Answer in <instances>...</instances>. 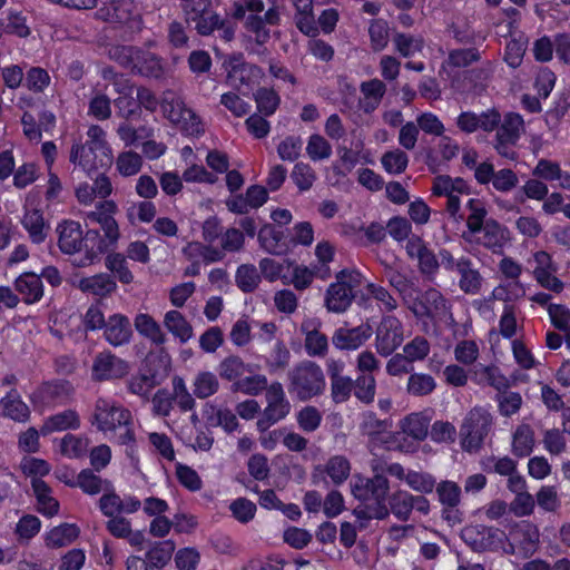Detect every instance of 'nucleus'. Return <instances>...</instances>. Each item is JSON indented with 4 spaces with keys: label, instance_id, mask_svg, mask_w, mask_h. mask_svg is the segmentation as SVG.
Wrapping results in <instances>:
<instances>
[{
    "label": "nucleus",
    "instance_id": "nucleus-1",
    "mask_svg": "<svg viewBox=\"0 0 570 570\" xmlns=\"http://www.w3.org/2000/svg\"><path fill=\"white\" fill-rule=\"evenodd\" d=\"M353 497L360 504L353 510L358 520H384L390 515L386 504L390 493V481L382 474L373 478L355 475L351 483Z\"/></svg>",
    "mask_w": 570,
    "mask_h": 570
},
{
    "label": "nucleus",
    "instance_id": "nucleus-2",
    "mask_svg": "<svg viewBox=\"0 0 570 570\" xmlns=\"http://www.w3.org/2000/svg\"><path fill=\"white\" fill-rule=\"evenodd\" d=\"M466 207L470 210L466 226L470 233L480 235L478 243L493 253L501 250L507 239L505 228L492 218L487 219L488 212L480 199H469Z\"/></svg>",
    "mask_w": 570,
    "mask_h": 570
},
{
    "label": "nucleus",
    "instance_id": "nucleus-3",
    "mask_svg": "<svg viewBox=\"0 0 570 570\" xmlns=\"http://www.w3.org/2000/svg\"><path fill=\"white\" fill-rule=\"evenodd\" d=\"M288 392L302 402L321 396L326 389L325 374L313 361L305 360L288 372Z\"/></svg>",
    "mask_w": 570,
    "mask_h": 570
},
{
    "label": "nucleus",
    "instance_id": "nucleus-4",
    "mask_svg": "<svg viewBox=\"0 0 570 570\" xmlns=\"http://www.w3.org/2000/svg\"><path fill=\"white\" fill-rule=\"evenodd\" d=\"M336 281L326 289L325 306L332 313H344L356 298L355 289L362 284V274L355 269H342Z\"/></svg>",
    "mask_w": 570,
    "mask_h": 570
},
{
    "label": "nucleus",
    "instance_id": "nucleus-5",
    "mask_svg": "<svg viewBox=\"0 0 570 570\" xmlns=\"http://www.w3.org/2000/svg\"><path fill=\"white\" fill-rule=\"evenodd\" d=\"M492 429V416L482 407L468 412L460 428L461 445L464 451L476 452Z\"/></svg>",
    "mask_w": 570,
    "mask_h": 570
},
{
    "label": "nucleus",
    "instance_id": "nucleus-6",
    "mask_svg": "<svg viewBox=\"0 0 570 570\" xmlns=\"http://www.w3.org/2000/svg\"><path fill=\"white\" fill-rule=\"evenodd\" d=\"M406 308L417 320L438 321L452 315L450 302L434 287H429L425 291L419 288L416 296Z\"/></svg>",
    "mask_w": 570,
    "mask_h": 570
},
{
    "label": "nucleus",
    "instance_id": "nucleus-7",
    "mask_svg": "<svg viewBox=\"0 0 570 570\" xmlns=\"http://www.w3.org/2000/svg\"><path fill=\"white\" fill-rule=\"evenodd\" d=\"M223 68L227 83L242 94H245L243 88L250 89L264 75L261 67L246 62L242 52L228 55Z\"/></svg>",
    "mask_w": 570,
    "mask_h": 570
},
{
    "label": "nucleus",
    "instance_id": "nucleus-8",
    "mask_svg": "<svg viewBox=\"0 0 570 570\" xmlns=\"http://www.w3.org/2000/svg\"><path fill=\"white\" fill-rule=\"evenodd\" d=\"M92 417L91 423L104 432L115 431L122 425H132L130 411L106 399L97 400Z\"/></svg>",
    "mask_w": 570,
    "mask_h": 570
},
{
    "label": "nucleus",
    "instance_id": "nucleus-9",
    "mask_svg": "<svg viewBox=\"0 0 570 570\" xmlns=\"http://www.w3.org/2000/svg\"><path fill=\"white\" fill-rule=\"evenodd\" d=\"M404 341L402 322L392 315L383 316L375 331V348L377 353L387 357L392 355Z\"/></svg>",
    "mask_w": 570,
    "mask_h": 570
},
{
    "label": "nucleus",
    "instance_id": "nucleus-10",
    "mask_svg": "<svg viewBox=\"0 0 570 570\" xmlns=\"http://www.w3.org/2000/svg\"><path fill=\"white\" fill-rule=\"evenodd\" d=\"M461 538L473 551L481 552L502 548L507 534L494 527L475 524L463 528Z\"/></svg>",
    "mask_w": 570,
    "mask_h": 570
},
{
    "label": "nucleus",
    "instance_id": "nucleus-11",
    "mask_svg": "<svg viewBox=\"0 0 570 570\" xmlns=\"http://www.w3.org/2000/svg\"><path fill=\"white\" fill-rule=\"evenodd\" d=\"M111 150H96L87 144H73L70 150L69 160L80 166L89 175L99 169H108L112 165Z\"/></svg>",
    "mask_w": 570,
    "mask_h": 570
},
{
    "label": "nucleus",
    "instance_id": "nucleus-12",
    "mask_svg": "<svg viewBox=\"0 0 570 570\" xmlns=\"http://www.w3.org/2000/svg\"><path fill=\"white\" fill-rule=\"evenodd\" d=\"M540 543V533L537 525L529 521L518 523L510 532V551L520 552L524 558H529L538 550Z\"/></svg>",
    "mask_w": 570,
    "mask_h": 570
},
{
    "label": "nucleus",
    "instance_id": "nucleus-13",
    "mask_svg": "<svg viewBox=\"0 0 570 570\" xmlns=\"http://www.w3.org/2000/svg\"><path fill=\"white\" fill-rule=\"evenodd\" d=\"M128 372V363L111 352L98 353L91 367V376L95 381L121 379L127 375Z\"/></svg>",
    "mask_w": 570,
    "mask_h": 570
},
{
    "label": "nucleus",
    "instance_id": "nucleus-14",
    "mask_svg": "<svg viewBox=\"0 0 570 570\" xmlns=\"http://www.w3.org/2000/svg\"><path fill=\"white\" fill-rule=\"evenodd\" d=\"M373 334L368 323H362L355 327L346 324L337 327L332 336V344L340 351H354L360 348Z\"/></svg>",
    "mask_w": 570,
    "mask_h": 570
},
{
    "label": "nucleus",
    "instance_id": "nucleus-15",
    "mask_svg": "<svg viewBox=\"0 0 570 570\" xmlns=\"http://www.w3.org/2000/svg\"><path fill=\"white\" fill-rule=\"evenodd\" d=\"M102 330L105 340L114 347L129 344L134 334L130 320L120 313L110 315Z\"/></svg>",
    "mask_w": 570,
    "mask_h": 570
},
{
    "label": "nucleus",
    "instance_id": "nucleus-16",
    "mask_svg": "<svg viewBox=\"0 0 570 570\" xmlns=\"http://www.w3.org/2000/svg\"><path fill=\"white\" fill-rule=\"evenodd\" d=\"M384 275L389 285L399 294L402 304L405 307L410 305L420 288L417 277L409 276L391 266L385 267Z\"/></svg>",
    "mask_w": 570,
    "mask_h": 570
},
{
    "label": "nucleus",
    "instance_id": "nucleus-17",
    "mask_svg": "<svg viewBox=\"0 0 570 570\" xmlns=\"http://www.w3.org/2000/svg\"><path fill=\"white\" fill-rule=\"evenodd\" d=\"M167 105H164V109L168 112V119L177 125H180L183 130L189 135H198L203 131L199 117L195 111L185 106L180 99L173 100Z\"/></svg>",
    "mask_w": 570,
    "mask_h": 570
},
{
    "label": "nucleus",
    "instance_id": "nucleus-18",
    "mask_svg": "<svg viewBox=\"0 0 570 570\" xmlns=\"http://www.w3.org/2000/svg\"><path fill=\"white\" fill-rule=\"evenodd\" d=\"M110 245L97 229H88L83 234L85 255L76 258L72 264L77 267H86L99 261L100 255L109 249Z\"/></svg>",
    "mask_w": 570,
    "mask_h": 570
},
{
    "label": "nucleus",
    "instance_id": "nucleus-19",
    "mask_svg": "<svg viewBox=\"0 0 570 570\" xmlns=\"http://www.w3.org/2000/svg\"><path fill=\"white\" fill-rule=\"evenodd\" d=\"M58 246L63 254L72 255L83 248V232L75 220H63L57 226Z\"/></svg>",
    "mask_w": 570,
    "mask_h": 570
},
{
    "label": "nucleus",
    "instance_id": "nucleus-20",
    "mask_svg": "<svg viewBox=\"0 0 570 570\" xmlns=\"http://www.w3.org/2000/svg\"><path fill=\"white\" fill-rule=\"evenodd\" d=\"M77 287L85 294L107 297L116 292L117 283L111 275L99 273L94 276L80 278Z\"/></svg>",
    "mask_w": 570,
    "mask_h": 570
},
{
    "label": "nucleus",
    "instance_id": "nucleus-21",
    "mask_svg": "<svg viewBox=\"0 0 570 570\" xmlns=\"http://www.w3.org/2000/svg\"><path fill=\"white\" fill-rule=\"evenodd\" d=\"M99 208L105 209V212H92L88 215V218L92 222H97L101 226L105 234L104 237L110 246H114L117 244L120 236L116 219L109 215L116 210V204L114 202H105L100 204Z\"/></svg>",
    "mask_w": 570,
    "mask_h": 570
},
{
    "label": "nucleus",
    "instance_id": "nucleus-22",
    "mask_svg": "<svg viewBox=\"0 0 570 570\" xmlns=\"http://www.w3.org/2000/svg\"><path fill=\"white\" fill-rule=\"evenodd\" d=\"M14 288L26 304L37 303L43 296L41 276L32 272L21 274L14 282Z\"/></svg>",
    "mask_w": 570,
    "mask_h": 570
},
{
    "label": "nucleus",
    "instance_id": "nucleus-23",
    "mask_svg": "<svg viewBox=\"0 0 570 570\" xmlns=\"http://www.w3.org/2000/svg\"><path fill=\"white\" fill-rule=\"evenodd\" d=\"M131 71L147 78L159 79L164 75V65L156 53L138 48Z\"/></svg>",
    "mask_w": 570,
    "mask_h": 570
},
{
    "label": "nucleus",
    "instance_id": "nucleus-24",
    "mask_svg": "<svg viewBox=\"0 0 570 570\" xmlns=\"http://www.w3.org/2000/svg\"><path fill=\"white\" fill-rule=\"evenodd\" d=\"M80 426V419L76 411L65 410L60 413L53 414L43 421L40 428V433L46 436L53 432H61L66 430H77Z\"/></svg>",
    "mask_w": 570,
    "mask_h": 570
},
{
    "label": "nucleus",
    "instance_id": "nucleus-25",
    "mask_svg": "<svg viewBox=\"0 0 570 570\" xmlns=\"http://www.w3.org/2000/svg\"><path fill=\"white\" fill-rule=\"evenodd\" d=\"M164 326L180 344L187 343L194 336L191 324L177 309H170L165 314Z\"/></svg>",
    "mask_w": 570,
    "mask_h": 570
},
{
    "label": "nucleus",
    "instance_id": "nucleus-26",
    "mask_svg": "<svg viewBox=\"0 0 570 570\" xmlns=\"http://www.w3.org/2000/svg\"><path fill=\"white\" fill-rule=\"evenodd\" d=\"M472 262L465 256H461V265L456 273L460 275L459 287L465 294H478L481 289L483 277L480 272L472 267Z\"/></svg>",
    "mask_w": 570,
    "mask_h": 570
},
{
    "label": "nucleus",
    "instance_id": "nucleus-27",
    "mask_svg": "<svg viewBox=\"0 0 570 570\" xmlns=\"http://www.w3.org/2000/svg\"><path fill=\"white\" fill-rule=\"evenodd\" d=\"M1 412L18 422H26L30 417L29 406L21 400L17 390H11L0 401Z\"/></svg>",
    "mask_w": 570,
    "mask_h": 570
},
{
    "label": "nucleus",
    "instance_id": "nucleus-28",
    "mask_svg": "<svg viewBox=\"0 0 570 570\" xmlns=\"http://www.w3.org/2000/svg\"><path fill=\"white\" fill-rule=\"evenodd\" d=\"M284 233L276 229L272 224H265L258 232L257 238L261 247L272 255H283L287 246L282 243Z\"/></svg>",
    "mask_w": 570,
    "mask_h": 570
},
{
    "label": "nucleus",
    "instance_id": "nucleus-29",
    "mask_svg": "<svg viewBox=\"0 0 570 570\" xmlns=\"http://www.w3.org/2000/svg\"><path fill=\"white\" fill-rule=\"evenodd\" d=\"M134 325L141 336L150 340L151 343L157 346L165 344L167 341V337L161 331L160 325L149 314H137L134 321Z\"/></svg>",
    "mask_w": 570,
    "mask_h": 570
},
{
    "label": "nucleus",
    "instance_id": "nucleus-30",
    "mask_svg": "<svg viewBox=\"0 0 570 570\" xmlns=\"http://www.w3.org/2000/svg\"><path fill=\"white\" fill-rule=\"evenodd\" d=\"M523 125V118L519 114L509 112L503 119L501 118V124L495 129V138L510 144H517L521 136Z\"/></svg>",
    "mask_w": 570,
    "mask_h": 570
},
{
    "label": "nucleus",
    "instance_id": "nucleus-31",
    "mask_svg": "<svg viewBox=\"0 0 570 570\" xmlns=\"http://www.w3.org/2000/svg\"><path fill=\"white\" fill-rule=\"evenodd\" d=\"M390 513L400 521H407L412 513V494L404 490H397L392 494L389 493L386 501Z\"/></svg>",
    "mask_w": 570,
    "mask_h": 570
},
{
    "label": "nucleus",
    "instance_id": "nucleus-32",
    "mask_svg": "<svg viewBox=\"0 0 570 570\" xmlns=\"http://www.w3.org/2000/svg\"><path fill=\"white\" fill-rule=\"evenodd\" d=\"M534 446V432L528 424H521L513 434L512 453L518 458L531 454Z\"/></svg>",
    "mask_w": 570,
    "mask_h": 570
},
{
    "label": "nucleus",
    "instance_id": "nucleus-33",
    "mask_svg": "<svg viewBox=\"0 0 570 570\" xmlns=\"http://www.w3.org/2000/svg\"><path fill=\"white\" fill-rule=\"evenodd\" d=\"M302 331L305 333L304 346L307 355L324 357L328 352L327 336L316 328L307 330L304 324L302 325Z\"/></svg>",
    "mask_w": 570,
    "mask_h": 570
},
{
    "label": "nucleus",
    "instance_id": "nucleus-34",
    "mask_svg": "<svg viewBox=\"0 0 570 570\" xmlns=\"http://www.w3.org/2000/svg\"><path fill=\"white\" fill-rule=\"evenodd\" d=\"M261 274L253 264H242L235 274L236 286L243 293H253L261 283Z\"/></svg>",
    "mask_w": 570,
    "mask_h": 570
},
{
    "label": "nucleus",
    "instance_id": "nucleus-35",
    "mask_svg": "<svg viewBox=\"0 0 570 570\" xmlns=\"http://www.w3.org/2000/svg\"><path fill=\"white\" fill-rule=\"evenodd\" d=\"M175 551V544L171 540L157 543L146 553V560L150 570L161 569L166 566Z\"/></svg>",
    "mask_w": 570,
    "mask_h": 570
},
{
    "label": "nucleus",
    "instance_id": "nucleus-36",
    "mask_svg": "<svg viewBox=\"0 0 570 570\" xmlns=\"http://www.w3.org/2000/svg\"><path fill=\"white\" fill-rule=\"evenodd\" d=\"M105 266L114 274L112 277L120 283L130 284L134 281V275L128 267L125 255L120 253L108 254L105 258Z\"/></svg>",
    "mask_w": 570,
    "mask_h": 570
},
{
    "label": "nucleus",
    "instance_id": "nucleus-37",
    "mask_svg": "<svg viewBox=\"0 0 570 570\" xmlns=\"http://www.w3.org/2000/svg\"><path fill=\"white\" fill-rule=\"evenodd\" d=\"M79 534L76 524L62 523L53 528L46 537V543L51 548H60L71 543Z\"/></svg>",
    "mask_w": 570,
    "mask_h": 570
},
{
    "label": "nucleus",
    "instance_id": "nucleus-38",
    "mask_svg": "<svg viewBox=\"0 0 570 570\" xmlns=\"http://www.w3.org/2000/svg\"><path fill=\"white\" fill-rule=\"evenodd\" d=\"M22 225L35 244H40L46 239L45 220L40 210L32 209L27 212L23 216Z\"/></svg>",
    "mask_w": 570,
    "mask_h": 570
},
{
    "label": "nucleus",
    "instance_id": "nucleus-39",
    "mask_svg": "<svg viewBox=\"0 0 570 570\" xmlns=\"http://www.w3.org/2000/svg\"><path fill=\"white\" fill-rule=\"evenodd\" d=\"M354 396L364 404H371L374 401L376 392V381L373 374H360L353 380Z\"/></svg>",
    "mask_w": 570,
    "mask_h": 570
},
{
    "label": "nucleus",
    "instance_id": "nucleus-40",
    "mask_svg": "<svg viewBox=\"0 0 570 570\" xmlns=\"http://www.w3.org/2000/svg\"><path fill=\"white\" fill-rule=\"evenodd\" d=\"M401 428L406 435L414 440L422 441L428 436L429 421L422 414L413 413L402 421Z\"/></svg>",
    "mask_w": 570,
    "mask_h": 570
},
{
    "label": "nucleus",
    "instance_id": "nucleus-41",
    "mask_svg": "<svg viewBox=\"0 0 570 570\" xmlns=\"http://www.w3.org/2000/svg\"><path fill=\"white\" fill-rule=\"evenodd\" d=\"M257 110L264 117L272 116L279 106L281 98L276 91L269 88H258L254 94Z\"/></svg>",
    "mask_w": 570,
    "mask_h": 570
},
{
    "label": "nucleus",
    "instance_id": "nucleus-42",
    "mask_svg": "<svg viewBox=\"0 0 570 570\" xmlns=\"http://www.w3.org/2000/svg\"><path fill=\"white\" fill-rule=\"evenodd\" d=\"M193 385L194 395L198 399H207L214 395L219 389L217 376L208 371L197 373Z\"/></svg>",
    "mask_w": 570,
    "mask_h": 570
},
{
    "label": "nucleus",
    "instance_id": "nucleus-43",
    "mask_svg": "<svg viewBox=\"0 0 570 570\" xmlns=\"http://www.w3.org/2000/svg\"><path fill=\"white\" fill-rule=\"evenodd\" d=\"M436 387L435 380L424 373H411L407 380V393L413 396H425L431 394Z\"/></svg>",
    "mask_w": 570,
    "mask_h": 570
},
{
    "label": "nucleus",
    "instance_id": "nucleus-44",
    "mask_svg": "<svg viewBox=\"0 0 570 570\" xmlns=\"http://www.w3.org/2000/svg\"><path fill=\"white\" fill-rule=\"evenodd\" d=\"M350 471V462L342 455L331 458L323 469V472H325L336 485L342 484L348 478Z\"/></svg>",
    "mask_w": 570,
    "mask_h": 570
},
{
    "label": "nucleus",
    "instance_id": "nucleus-45",
    "mask_svg": "<svg viewBox=\"0 0 570 570\" xmlns=\"http://www.w3.org/2000/svg\"><path fill=\"white\" fill-rule=\"evenodd\" d=\"M267 389V379L265 375L256 374L237 380L232 384V392H242L244 394L256 396Z\"/></svg>",
    "mask_w": 570,
    "mask_h": 570
},
{
    "label": "nucleus",
    "instance_id": "nucleus-46",
    "mask_svg": "<svg viewBox=\"0 0 570 570\" xmlns=\"http://www.w3.org/2000/svg\"><path fill=\"white\" fill-rule=\"evenodd\" d=\"M245 372H250L239 356L230 355L218 364V374L226 381H235Z\"/></svg>",
    "mask_w": 570,
    "mask_h": 570
},
{
    "label": "nucleus",
    "instance_id": "nucleus-47",
    "mask_svg": "<svg viewBox=\"0 0 570 570\" xmlns=\"http://www.w3.org/2000/svg\"><path fill=\"white\" fill-rule=\"evenodd\" d=\"M365 288L368 295L376 301L377 306L382 312L391 313L399 307L396 298L384 286L367 283Z\"/></svg>",
    "mask_w": 570,
    "mask_h": 570
},
{
    "label": "nucleus",
    "instance_id": "nucleus-48",
    "mask_svg": "<svg viewBox=\"0 0 570 570\" xmlns=\"http://www.w3.org/2000/svg\"><path fill=\"white\" fill-rule=\"evenodd\" d=\"M436 494L443 507H458L461 501V488L453 481H441L435 485Z\"/></svg>",
    "mask_w": 570,
    "mask_h": 570
},
{
    "label": "nucleus",
    "instance_id": "nucleus-49",
    "mask_svg": "<svg viewBox=\"0 0 570 570\" xmlns=\"http://www.w3.org/2000/svg\"><path fill=\"white\" fill-rule=\"evenodd\" d=\"M371 48L373 51H382L389 43V26L383 19H374L368 27Z\"/></svg>",
    "mask_w": 570,
    "mask_h": 570
},
{
    "label": "nucleus",
    "instance_id": "nucleus-50",
    "mask_svg": "<svg viewBox=\"0 0 570 570\" xmlns=\"http://www.w3.org/2000/svg\"><path fill=\"white\" fill-rule=\"evenodd\" d=\"M483 470L488 473H498L503 476H510L517 471V463L509 456L497 458L489 456L482 462Z\"/></svg>",
    "mask_w": 570,
    "mask_h": 570
},
{
    "label": "nucleus",
    "instance_id": "nucleus-51",
    "mask_svg": "<svg viewBox=\"0 0 570 570\" xmlns=\"http://www.w3.org/2000/svg\"><path fill=\"white\" fill-rule=\"evenodd\" d=\"M406 484L416 492L431 493L436 485V480L428 472L409 470L406 472Z\"/></svg>",
    "mask_w": 570,
    "mask_h": 570
},
{
    "label": "nucleus",
    "instance_id": "nucleus-52",
    "mask_svg": "<svg viewBox=\"0 0 570 570\" xmlns=\"http://www.w3.org/2000/svg\"><path fill=\"white\" fill-rule=\"evenodd\" d=\"M88 441L73 434H66L60 441V452L62 455L77 459L86 454Z\"/></svg>",
    "mask_w": 570,
    "mask_h": 570
},
{
    "label": "nucleus",
    "instance_id": "nucleus-53",
    "mask_svg": "<svg viewBox=\"0 0 570 570\" xmlns=\"http://www.w3.org/2000/svg\"><path fill=\"white\" fill-rule=\"evenodd\" d=\"M381 163L383 168L390 174H402L409 164L407 155L401 149H394L391 151H386L382 158Z\"/></svg>",
    "mask_w": 570,
    "mask_h": 570
},
{
    "label": "nucleus",
    "instance_id": "nucleus-54",
    "mask_svg": "<svg viewBox=\"0 0 570 570\" xmlns=\"http://www.w3.org/2000/svg\"><path fill=\"white\" fill-rule=\"evenodd\" d=\"M306 153L313 161L324 160L331 157L332 146L323 136L314 134L307 141Z\"/></svg>",
    "mask_w": 570,
    "mask_h": 570
},
{
    "label": "nucleus",
    "instance_id": "nucleus-55",
    "mask_svg": "<svg viewBox=\"0 0 570 570\" xmlns=\"http://www.w3.org/2000/svg\"><path fill=\"white\" fill-rule=\"evenodd\" d=\"M291 177L301 191L311 189L316 180L314 169L306 163H297L294 166Z\"/></svg>",
    "mask_w": 570,
    "mask_h": 570
},
{
    "label": "nucleus",
    "instance_id": "nucleus-56",
    "mask_svg": "<svg viewBox=\"0 0 570 570\" xmlns=\"http://www.w3.org/2000/svg\"><path fill=\"white\" fill-rule=\"evenodd\" d=\"M173 400H175L179 409L184 412L190 411L195 407V400L188 392L185 381L180 376L173 379Z\"/></svg>",
    "mask_w": 570,
    "mask_h": 570
},
{
    "label": "nucleus",
    "instance_id": "nucleus-57",
    "mask_svg": "<svg viewBox=\"0 0 570 570\" xmlns=\"http://www.w3.org/2000/svg\"><path fill=\"white\" fill-rule=\"evenodd\" d=\"M430 343L424 336H415L403 347V354L413 364L423 361L430 353Z\"/></svg>",
    "mask_w": 570,
    "mask_h": 570
},
{
    "label": "nucleus",
    "instance_id": "nucleus-58",
    "mask_svg": "<svg viewBox=\"0 0 570 570\" xmlns=\"http://www.w3.org/2000/svg\"><path fill=\"white\" fill-rule=\"evenodd\" d=\"M116 165L122 176H132L140 170L142 158L135 151H125L118 156Z\"/></svg>",
    "mask_w": 570,
    "mask_h": 570
},
{
    "label": "nucleus",
    "instance_id": "nucleus-59",
    "mask_svg": "<svg viewBox=\"0 0 570 570\" xmlns=\"http://www.w3.org/2000/svg\"><path fill=\"white\" fill-rule=\"evenodd\" d=\"M303 148V140L298 136H288L277 146V154L282 160L295 161Z\"/></svg>",
    "mask_w": 570,
    "mask_h": 570
},
{
    "label": "nucleus",
    "instance_id": "nucleus-60",
    "mask_svg": "<svg viewBox=\"0 0 570 570\" xmlns=\"http://www.w3.org/2000/svg\"><path fill=\"white\" fill-rule=\"evenodd\" d=\"M393 42L402 57H411L423 48V40L405 33H396Z\"/></svg>",
    "mask_w": 570,
    "mask_h": 570
},
{
    "label": "nucleus",
    "instance_id": "nucleus-61",
    "mask_svg": "<svg viewBox=\"0 0 570 570\" xmlns=\"http://www.w3.org/2000/svg\"><path fill=\"white\" fill-rule=\"evenodd\" d=\"M322 422V413L313 405L304 406L297 413V423L305 432H314L317 430Z\"/></svg>",
    "mask_w": 570,
    "mask_h": 570
},
{
    "label": "nucleus",
    "instance_id": "nucleus-62",
    "mask_svg": "<svg viewBox=\"0 0 570 570\" xmlns=\"http://www.w3.org/2000/svg\"><path fill=\"white\" fill-rule=\"evenodd\" d=\"M229 510L238 522L248 523L255 517L256 505L246 498H238L230 503Z\"/></svg>",
    "mask_w": 570,
    "mask_h": 570
},
{
    "label": "nucleus",
    "instance_id": "nucleus-63",
    "mask_svg": "<svg viewBox=\"0 0 570 570\" xmlns=\"http://www.w3.org/2000/svg\"><path fill=\"white\" fill-rule=\"evenodd\" d=\"M525 48L527 39L523 37H520L519 39H511L505 46V62L512 68H518L522 62Z\"/></svg>",
    "mask_w": 570,
    "mask_h": 570
},
{
    "label": "nucleus",
    "instance_id": "nucleus-64",
    "mask_svg": "<svg viewBox=\"0 0 570 570\" xmlns=\"http://www.w3.org/2000/svg\"><path fill=\"white\" fill-rule=\"evenodd\" d=\"M312 539L313 535L309 531L297 527H288L283 533L284 542L297 550L307 547Z\"/></svg>",
    "mask_w": 570,
    "mask_h": 570
}]
</instances>
